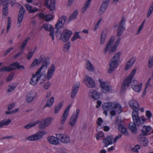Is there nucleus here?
I'll return each mask as SVG.
<instances>
[{
    "instance_id": "338daca9",
    "label": "nucleus",
    "mask_w": 153,
    "mask_h": 153,
    "mask_svg": "<svg viewBox=\"0 0 153 153\" xmlns=\"http://www.w3.org/2000/svg\"><path fill=\"white\" fill-rule=\"evenodd\" d=\"M115 123L117 125L119 126L121 124L122 121L117 117L115 120Z\"/></svg>"
},
{
    "instance_id": "b1692460",
    "label": "nucleus",
    "mask_w": 153,
    "mask_h": 153,
    "mask_svg": "<svg viewBox=\"0 0 153 153\" xmlns=\"http://www.w3.org/2000/svg\"><path fill=\"white\" fill-rule=\"evenodd\" d=\"M62 20L61 19H59L55 25V28L57 30L56 31L57 33H60L61 32L59 29L63 28L64 27V23H62Z\"/></svg>"
},
{
    "instance_id": "4c0bfd02",
    "label": "nucleus",
    "mask_w": 153,
    "mask_h": 153,
    "mask_svg": "<svg viewBox=\"0 0 153 153\" xmlns=\"http://www.w3.org/2000/svg\"><path fill=\"white\" fill-rule=\"evenodd\" d=\"M54 97H53L50 98L47 101V103L45 105L44 108L46 107H50L51 106L54 102Z\"/></svg>"
},
{
    "instance_id": "3c124183",
    "label": "nucleus",
    "mask_w": 153,
    "mask_h": 153,
    "mask_svg": "<svg viewBox=\"0 0 153 153\" xmlns=\"http://www.w3.org/2000/svg\"><path fill=\"white\" fill-rule=\"evenodd\" d=\"M153 10V2L152 3L149 7L148 12L147 13V17H149L152 14Z\"/></svg>"
},
{
    "instance_id": "c756f323",
    "label": "nucleus",
    "mask_w": 153,
    "mask_h": 153,
    "mask_svg": "<svg viewBox=\"0 0 153 153\" xmlns=\"http://www.w3.org/2000/svg\"><path fill=\"white\" fill-rule=\"evenodd\" d=\"M78 15V10H75L73 13L69 17L67 20L68 23H69L73 20L76 19Z\"/></svg>"
},
{
    "instance_id": "dca6fc26",
    "label": "nucleus",
    "mask_w": 153,
    "mask_h": 153,
    "mask_svg": "<svg viewBox=\"0 0 153 153\" xmlns=\"http://www.w3.org/2000/svg\"><path fill=\"white\" fill-rule=\"evenodd\" d=\"M145 136L141 134L139 135L138 138L140 143L144 147H146L149 143L148 139Z\"/></svg>"
},
{
    "instance_id": "37998d69",
    "label": "nucleus",
    "mask_w": 153,
    "mask_h": 153,
    "mask_svg": "<svg viewBox=\"0 0 153 153\" xmlns=\"http://www.w3.org/2000/svg\"><path fill=\"white\" fill-rule=\"evenodd\" d=\"M13 69L10 68V67L6 66H3L0 69V73L1 72H10L12 71Z\"/></svg>"
},
{
    "instance_id": "7ed1b4c3",
    "label": "nucleus",
    "mask_w": 153,
    "mask_h": 153,
    "mask_svg": "<svg viewBox=\"0 0 153 153\" xmlns=\"http://www.w3.org/2000/svg\"><path fill=\"white\" fill-rule=\"evenodd\" d=\"M73 33L68 29L64 30L62 33L60 32L59 35H56L58 40H61L63 42H67L69 41Z\"/></svg>"
},
{
    "instance_id": "09e8293b",
    "label": "nucleus",
    "mask_w": 153,
    "mask_h": 153,
    "mask_svg": "<svg viewBox=\"0 0 153 153\" xmlns=\"http://www.w3.org/2000/svg\"><path fill=\"white\" fill-rule=\"evenodd\" d=\"M148 66L149 68L153 66V56H150L149 58Z\"/></svg>"
},
{
    "instance_id": "2eb2a0df",
    "label": "nucleus",
    "mask_w": 153,
    "mask_h": 153,
    "mask_svg": "<svg viewBox=\"0 0 153 153\" xmlns=\"http://www.w3.org/2000/svg\"><path fill=\"white\" fill-rule=\"evenodd\" d=\"M37 93L33 90H31L27 95L26 98V101L28 103H31L37 97Z\"/></svg>"
},
{
    "instance_id": "f8f14e48",
    "label": "nucleus",
    "mask_w": 153,
    "mask_h": 153,
    "mask_svg": "<svg viewBox=\"0 0 153 153\" xmlns=\"http://www.w3.org/2000/svg\"><path fill=\"white\" fill-rule=\"evenodd\" d=\"M42 27L45 30L50 32L49 36L52 38V40L53 41L54 39V28L51 25L45 24L43 25Z\"/></svg>"
},
{
    "instance_id": "6e6d98bb",
    "label": "nucleus",
    "mask_w": 153,
    "mask_h": 153,
    "mask_svg": "<svg viewBox=\"0 0 153 153\" xmlns=\"http://www.w3.org/2000/svg\"><path fill=\"white\" fill-rule=\"evenodd\" d=\"M140 148L139 146L138 145H137L135 146L134 147L131 149V150L132 152H138V149H140Z\"/></svg>"
},
{
    "instance_id": "f03ea898",
    "label": "nucleus",
    "mask_w": 153,
    "mask_h": 153,
    "mask_svg": "<svg viewBox=\"0 0 153 153\" xmlns=\"http://www.w3.org/2000/svg\"><path fill=\"white\" fill-rule=\"evenodd\" d=\"M136 71V69H134L130 74L123 80L121 86V92H123L126 89V88L129 86L130 84L131 81V80L134 77Z\"/></svg>"
},
{
    "instance_id": "a19ab883",
    "label": "nucleus",
    "mask_w": 153,
    "mask_h": 153,
    "mask_svg": "<svg viewBox=\"0 0 153 153\" xmlns=\"http://www.w3.org/2000/svg\"><path fill=\"white\" fill-rule=\"evenodd\" d=\"M63 102H62L59 103L58 105H56L54 106L55 112V114L57 113L60 110L61 108L63 106Z\"/></svg>"
},
{
    "instance_id": "f3484780",
    "label": "nucleus",
    "mask_w": 153,
    "mask_h": 153,
    "mask_svg": "<svg viewBox=\"0 0 153 153\" xmlns=\"http://www.w3.org/2000/svg\"><path fill=\"white\" fill-rule=\"evenodd\" d=\"M128 103L130 106L134 111H139L140 106L135 100L133 99L130 100L128 102Z\"/></svg>"
},
{
    "instance_id": "0e129e2a",
    "label": "nucleus",
    "mask_w": 153,
    "mask_h": 153,
    "mask_svg": "<svg viewBox=\"0 0 153 153\" xmlns=\"http://www.w3.org/2000/svg\"><path fill=\"white\" fill-rule=\"evenodd\" d=\"M123 135L122 133L116 136L113 142L114 143H115L117 142V140L120 139L122 136Z\"/></svg>"
},
{
    "instance_id": "e2e57ef3",
    "label": "nucleus",
    "mask_w": 153,
    "mask_h": 153,
    "mask_svg": "<svg viewBox=\"0 0 153 153\" xmlns=\"http://www.w3.org/2000/svg\"><path fill=\"white\" fill-rule=\"evenodd\" d=\"M152 116V113L150 111L148 110L146 111V116L148 118L149 120L150 119Z\"/></svg>"
},
{
    "instance_id": "a211bd4d",
    "label": "nucleus",
    "mask_w": 153,
    "mask_h": 153,
    "mask_svg": "<svg viewBox=\"0 0 153 153\" xmlns=\"http://www.w3.org/2000/svg\"><path fill=\"white\" fill-rule=\"evenodd\" d=\"M71 104H69L65 109L64 112L62 117L61 121V123L63 124L66 120L69 113V111L70 108Z\"/></svg>"
},
{
    "instance_id": "0eeeda50",
    "label": "nucleus",
    "mask_w": 153,
    "mask_h": 153,
    "mask_svg": "<svg viewBox=\"0 0 153 153\" xmlns=\"http://www.w3.org/2000/svg\"><path fill=\"white\" fill-rule=\"evenodd\" d=\"M83 82L89 88H94L95 87L96 84L92 78L88 75L85 76L83 79Z\"/></svg>"
},
{
    "instance_id": "393cba45",
    "label": "nucleus",
    "mask_w": 153,
    "mask_h": 153,
    "mask_svg": "<svg viewBox=\"0 0 153 153\" xmlns=\"http://www.w3.org/2000/svg\"><path fill=\"white\" fill-rule=\"evenodd\" d=\"M113 139L112 135H111L108 136L105 139H104L102 141V143L105 145V147H107L108 145L112 144V140Z\"/></svg>"
},
{
    "instance_id": "58836bf2",
    "label": "nucleus",
    "mask_w": 153,
    "mask_h": 153,
    "mask_svg": "<svg viewBox=\"0 0 153 153\" xmlns=\"http://www.w3.org/2000/svg\"><path fill=\"white\" fill-rule=\"evenodd\" d=\"M133 122V123H134L136 124L137 126H139L141 123V121L140 118L139 117V116H134L132 118Z\"/></svg>"
},
{
    "instance_id": "5701e85b",
    "label": "nucleus",
    "mask_w": 153,
    "mask_h": 153,
    "mask_svg": "<svg viewBox=\"0 0 153 153\" xmlns=\"http://www.w3.org/2000/svg\"><path fill=\"white\" fill-rule=\"evenodd\" d=\"M136 60L135 57H132L127 62L125 67V70L127 71L131 68Z\"/></svg>"
},
{
    "instance_id": "13d9d810",
    "label": "nucleus",
    "mask_w": 153,
    "mask_h": 153,
    "mask_svg": "<svg viewBox=\"0 0 153 153\" xmlns=\"http://www.w3.org/2000/svg\"><path fill=\"white\" fill-rule=\"evenodd\" d=\"M126 128L122 124L118 126V130L121 132L123 131Z\"/></svg>"
},
{
    "instance_id": "6ab92c4d",
    "label": "nucleus",
    "mask_w": 153,
    "mask_h": 153,
    "mask_svg": "<svg viewBox=\"0 0 153 153\" xmlns=\"http://www.w3.org/2000/svg\"><path fill=\"white\" fill-rule=\"evenodd\" d=\"M55 67L54 64H52L50 68L48 70L47 73V79L49 80L51 79L55 71Z\"/></svg>"
},
{
    "instance_id": "c03bdc74",
    "label": "nucleus",
    "mask_w": 153,
    "mask_h": 153,
    "mask_svg": "<svg viewBox=\"0 0 153 153\" xmlns=\"http://www.w3.org/2000/svg\"><path fill=\"white\" fill-rule=\"evenodd\" d=\"M40 64V62H38V60L36 58L33 61L30 67V68H33L36 65H38Z\"/></svg>"
},
{
    "instance_id": "69168bd1",
    "label": "nucleus",
    "mask_w": 153,
    "mask_h": 153,
    "mask_svg": "<svg viewBox=\"0 0 153 153\" xmlns=\"http://www.w3.org/2000/svg\"><path fill=\"white\" fill-rule=\"evenodd\" d=\"M13 49V47L9 48L4 52V56H6L7 54L9 53Z\"/></svg>"
},
{
    "instance_id": "cd10ccee",
    "label": "nucleus",
    "mask_w": 153,
    "mask_h": 153,
    "mask_svg": "<svg viewBox=\"0 0 153 153\" xmlns=\"http://www.w3.org/2000/svg\"><path fill=\"white\" fill-rule=\"evenodd\" d=\"M143 128L145 129V131L143 129H142L141 130L142 134L144 136H147L149 134L148 132L150 131L152 129V128L149 126L144 125L143 126Z\"/></svg>"
},
{
    "instance_id": "864d4df0",
    "label": "nucleus",
    "mask_w": 153,
    "mask_h": 153,
    "mask_svg": "<svg viewBox=\"0 0 153 153\" xmlns=\"http://www.w3.org/2000/svg\"><path fill=\"white\" fill-rule=\"evenodd\" d=\"M52 14H47L45 16V20L46 21H50L52 19L53 16Z\"/></svg>"
},
{
    "instance_id": "1a4fd4ad",
    "label": "nucleus",
    "mask_w": 153,
    "mask_h": 153,
    "mask_svg": "<svg viewBox=\"0 0 153 153\" xmlns=\"http://www.w3.org/2000/svg\"><path fill=\"white\" fill-rule=\"evenodd\" d=\"M50 4H49V0H45L46 7L50 10V13L53 14L55 10V0H50Z\"/></svg>"
},
{
    "instance_id": "ddd939ff",
    "label": "nucleus",
    "mask_w": 153,
    "mask_h": 153,
    "mask_svg": "<svg viewBox=\"0 0 153 153\" xmlns=\"http://www.w3.org/2000/svg\"><path fill=\"white\" fill-rule=\"evenodd\" d=\"M79 113V109H77L75 114L73 113L71 117L69 123L71 126H74L75 124Z\"/></svg>"
},
{
    "instance_id": "de8ad7c7",
    "label": "nucleus",
    "mask_w": 153,
    "mask_h": 153,
    "mask_svg": "<svg viewBox=\"0 0 153 153\" xmlns=\"http://www.w3.org/2000/svg\"><path fill=\"white\" fill-rule=\"evenodd\" d=\"M30 39V37H27L25 40L23 41L21 47L22 50L25 47L28 41Z\"/></svg>"
},
{
    "instance_id": "4468645a",
    "label": "nucleus",
    "mask_w": 153,
    "mask_h": 153,
    "mask_svg": "<svg viewBox=\"0 0 153 153\" xmlns=\"http://www.w3.org/2000/svg\"><path fill=\"white\" fill-rule=\"evenodd\" d=\"M51 118H48L45 120H42L40 121L39 127L40 129H43L48 126L51 123L52 120Z\"/></svg>"
},
{
    "instance_id": "052dcab7",
    "label": "nucleus",
    "mask_w": 153,
    "mask_h": 153,
    "mask_svg": "<svg viewBox=\"0 0 153 153\" xmlns=\"http://www.w3.org/2000/svg\"><path fill=\"white\" fill-rule=\"evenodd\" d=\"M16 87L14 85H9V88L7 90L8 92H10L12 91Z\"/></svg>"
},
{
    "instance_id": "a18cd8bd",
    "label": "nucleus",
    "mask_w": 153,
    "mask_h": 153,
    "mask_svg": "<svg viewBox=\"0 0 153 153\" xmlns=\"http://www.w3.org/2000/svg\"><path fill=\"white\" fill-rule=\"evenodd\" d=\"M35 77L36 76H35L34 74H33V76L32 77L30 82V84L33 85H36L38 82L36 79H35Z\"/></svg>"
},
{
    "instance_id": "c9c22d12",
    "label": "nucleus",
    "mask_w": 153,
    "mask_h": 153,
    "mask_svg": "<svg viewBox=\"0 0 153 153\" xmlns=\"http://www.w3.org/2000/svg\"><path fill=\"white\" fill-rule=\"evenodd\" d=\"M26 9L28 10V12L30 13H34L38 10V9L36 8H35V9L32 8V6L30 5L29 4H26L25 5Z\"/></svg>"
},
{
    "instance_id": "4be33fe9",
    "label": "nucleus",
    "mask_w": 153,
    "mask_h": 153,
    "mask_svg": "<svg viewBox=\"0 0 153 153\" xmlns=\"http://www.w3.org/2000/svg\"><path fill=\"white\" fill-rule=\"evenodd\" d=\"M89 95L91 97V98L94 100H98L100 98V95L99 93L96 91L92 89L90 91Z\"/></svg>"
},
{
    "instance_id": "79ce46f5",
    "label": "nucleus",
    "mask_w": 153,
    "mask_h": 153,
    "mask_svg": "<svg viewBox=\"0 0 153 153\" xmlns=\"http://www.w3.org/2000/svg\"><path fill=\"white\" fill-rule=\"evenodd\" d=\"M91 1L92 0H87L85 2V4L82 10V13H84L86 11Z\"/></svg>"
},
{
    "instance_id": "49530a36",
    "label": "nucleus",
    "mask_w": 153,
    "mask_h": 153,
    "mask_svg": "<svg viewBox=\"0 0 153 153\" xmlns=\"http://www.w3.org/2000/svg\"><path fill=\"white\" fill-rule=\"evenodd\" d=\"M79 32H76L75 33L71 39V41H74L75 40L78 38H81V37L79 35Z\"/></svg>"
},
{
    "instance_id": "f257e3e1",
    "label": "nucleus",
    "mask_w": 153,
    "mask_h": 153,
    "mask_svg": "<svg viewBox=\"0 0 153 153\" xmlns=\"http://www.w3.org/2000/svg\"><path fill=\"white\" fill-rule=\"evenodd\" d=\"M121 54V53L120 52L115 54L109 62V68L108 71V73H112L118 66Z\"/></svg>"
},
{
    "instance_id": "2f4dec72",
    "label": "nucleus",
    "mask_w": 153,
    "mask_h": 153,
    "mask_svg": "<svg viewBox=\"0 0 153 153\" xmlns=\"http://www.w3.org/2000/svg\"><path fill=\"white\" fill-rule=\"evenodd\" d=\"M114 103L107 102L105 103L102 105V108L103 109H106L108 110H111L113 108Z\"/></svg>"
},
{
    "instance_id": "aec40b11",
    "label": "nucleus",
    "mask_w": 153,
    "mask_h": 153,
    "mask_svg": "<svg viewBox=\"0 0 153 153\" xmlns=\"http://www.w3.org/2000/svg\"><path fill=\"white\" fill-rule=\"evenodd\" d=\"M9 67H10V68L13 69L12 71L16 69L20 70L21 68H22L23 69H25L24 66L20 65L19 63L17 62L12 63L9 65Z\"/></svg>"
},
{
    "instance_id": "72a5a7b5",
    "label": "nucleus",
    "mask_w": 153,
    "mask_h": 153,
    "mask_svg": "<svg viewBox=\"0 0 153 153\" xmlns=\"http://www.w3.org/2000/svg\"><path fill=\"white\" fill-rule=\"evenodd\" d=\"M107 35L106 30H104L101 34L100 37V44L103 45L106 39Z\"/></svg>"
},
{
    "instance_id": "ea45409f",
    "label": "nucleus",
    "mask_w": 153,
    "mask_h": 153,
    "mask_svg": "<svg viewBox=\"0 0 153 153\" xmlns=\"http://www.w3.org/2000/svg\"><path fill=\"white\" fill-rule=\"evenodd\" d=\"M11 122V120L10 119H8L7 121L5 119L2 120L0 122V128H2L4 126L8 125Z\"/></svg>"
},
{
    "instance_id": "9b49d317",
    "label": "nucleus",
    "mask_w": 153,
    "mask_h": 153,
    "mask_svg": "<svg viewBox=\"0 0 153 153\" xmlns=\"http://www.w3.org/2000/svg\"><path fill=\"white\" fill-rule=\"evenodd\" d=\"M25 12V10L24 8L22 6H21L20 8L18 15L17 24H19V25L18 27H19L21 26V23L23 20Z\"/></svg>"
},
{
    "instance_id": "5fc2aeb1",
    "label": "nucleus",
    "mask_w": 153,
    "mask_h": 153,
    "mask_svg": "<svg viewBox=\"0 0 153 153\" xmlns=\"http://www.w3.org/2000/svg\"><path fill=\"white\" fill-rule=\"evenodd\" d=\"M70 47V42H68L65 44L63 46V48L64 50L66 49L65 51H68L69 48Z\"/></svg>"
},
{
    "instance_id": "7c9ffc66",
    "label": "nucleus",
    "mask_w": 153,
    "mask_h": 153,
    "mask_svg": "<svg viewBox=\"0 0 153 153\" xmlns=\"http://www.w3.org/2000/svg\"><path fill=\"white\" fill-rule=\"evenodd\" d=\"M79 85L78 86V85H74L73 87L71 92V98H73L76 96L78 90Z\"/></svg>"
},
{
    "instance_id": "bb28decb",
    "label": "nucleus",
    "mask_w": 153,
    "mask_h": 153,
    "mask_svg": "<svg viewBox=\"0 0 153 153\" xmlns=\"http://www.w3.org/2000/svg\"><path fill=\"white\" fill-rule=\"evenodd\" d=\"M58 140H59V138L53 136L49 137L47 138L48 142L50 143L53 145H57L59 143Z\"/></svg>"
},
{
    "instance_id": "a878e982",
    "label": "nucleus",
    "mask_w": 153,
    "mask_h": 153,
    "mask_svg": "<svg viewBox=\"0 0 153 153\" xmlns=\"http://www.w3.org/2000/svg\"><path fill=\"white\" fill-rule=\"evenodd\" d=\"M109 3V0H103L100 9V11H102V13H103L106 11V9L108 6Z\"/></svg>"
},
{
    "instance_id": "423d86ee",
    "label": "nucleus",
    "mask_w": 153,
    "mask_h": 153,
    "mask_svg": "<svg viewBox=\"0 0 153 153\" xmlns=\"http://www.w3.org/2000/svg\"><path fill=\"white\" fill-rule=\"evenodd\" d=\"M98 80L100 84L101 90L103 93L107 94L111 90L112 86L111 85H107L105 82H102L101 79H99Z\"/></svg>"
},
{
    "instance_id": "6e6552de",
    "label": "nucleus",
    "mask_w": 153,
    "mask_h": 153,
    "mask_svg": "<svg viewBox=\"0 0 153 153\" xmlns=\"http://www.w3.org/2000/svg\"><path fill=\"white\" fill-rule=\"evenodd\" d=\"M125 19L124 17H122L120 22L117 30V37L120 36L123 33L125 29V28L124 26L125 23Z\"/></svg>"
},
{
    "instance_id": "bf43d9fd",
    "label": "nucleus",
    "mask_w": 153,
    "mask_h": 153,
    "mask_svg": "<svg viewBox=\"0 0 153 153\" xmlns=\"http://www.w3.org/2000/svg\"><path fill=\"white\" fill-rule=\"evenodd\" d=\"M35 124H36L33 123H29L27 125L25 126H24V128H25L28 129L33 126H35Z\"/></svg>"
},
{
    "instance_id": "39448f33",
    "label": "nucleus",
    "mask_w": 153,
    "mask_h": 153,
    "mask_svg": "<svg viewBox=\"0 0 153 153\" xmlns=\"http://www.w3.org/2000/svg\"><path fill=\"white\" fill-rule=\"evenodd\" d=\"M47 133V132L45 131H39L36 134L27 137V139L30 141L38 140L42 138Z\"/></svg>"
},
{
    "instance_id": "4d7b16f0",
    "label": "nucleus",
    "mask_w": 153,
    "mask_h": 153,
    "mask_svg": "<svg viewBox=\"0 0 153 153\" xmlns=\"http://www.w3.org/2000/svg\"><path fill=\"white\" fill-rule=\"evenodd\" d=\"M104 134L102 132L98 131L96 138L97 140H99L100 137H104Z\"/></svg>"
},
{
    "instance_id": "412c9836",
    "label": "nucleus",
    "mask_w": 153,
    "mask_h": 153,
    "mask_svg": "<svg viewBox=\"0 0 153 153\" xmlns=\"http://www.w3.org/2000/svg\"><path fill=\"white\" fill-rule=\"evenodd\" d=\"M58 136L59 137V139H60L61 141L63 143H67L70 142V139L69 137L67 135L63 134H59Z\"/></svg>"
},
{
    "instance_id": "603ef678",
    "label": "nucleus",
    "mask_w": 153,
    "mask_h": 153,
    "mask_svg": "<svg viewBox=\"0 0 153 153\" xmlns=\"http://www.w3.org/2000/svg\"><path fill=\"white\" fill-rule=\"evenodd\" d=\"M14 76V73L13 72L11 73L8 76V77L7 78V82L10 81L12 80L13 79Z\"/></svg>"
},
{
    "instance_id": "774afa93",
    "label": "nucleus",
    "mask_w": 153,
    "mask_h": 153,
    "mask_svg": "<svg viewBox=\"0 0 153 153\" xmlns=\"http://www.w3.org/2000/svg\"><path fill=\"white\" fill-rule=\"evenodd\" d=\"M34 53V51H33L32 52H29L27 57V59L28 60L30 59L32 57Z\"/></svg>"
},
{
    "instance_id": "473e14b6",
    "label": "nucleus",
    "mask_w": 153,
    "mask_h": 153,
    "mask_svg": "<svg viewBox=\"0 0 153 153\" xmlns=\"http://www.w3.org/2000/svg\"><path fill=\"white\" fill-rule=\"evenodd\" d=\"M50 64V58L49 57H47L45 58L44 60L42 62L41 66L43 68L45 67L47 68Z\"/></svg>"
},
{
    "instance_id": "f704fd0d",
    "label": "nucleus",
    "mask_w": 153,
    "mask_h": 153,
    "mask_svg": "<svg viewBox=\"0 0 153 153\" xmlns=\"http://www.w3.org/2000/svg\"><path fill=\"white\" fill-rule=\"evenodd\" d=\"M86 67L88 70L90 71H94L95 70V68L89 60H87L86 65Z\"/></svg>"
},
{
    "instance_id": "9d476101",
    "label": "nucleus",
    "mask_w": 153,
    "mask_h": 153,
    "mask_svg": "<svg viewBox=\"0 0 153 153\" xmlns=\"http://www.w3.org/2000/svg\"><path fill=\"white\" fill-rule=\"evenodd\" d=\"M10 1V0H0V5L3 4L2 9L3 18H4L3 15H4L5 16H6L8 14V6L9 3L7 1Z\"/></svg>"
},
{
    "instance_id": "680f3d73",
    "label": "nucleus",
    "mask_w": 153,
    "mask_h": 153,
    "mask_svg": "<svg viewBox=\"0 0 153 153\" xmlns=\"http://www.w3.org/2000/svg\"><path fill=\"white\" fill-rule=\"evenodd\" d=\"M51 85V84L48 81L47 83H45L44 85V88L45 90H47L50 87Z\"/></svg>"
},
{
    "instance_id": "20e7f679",
    "label": "nucleus",
    "mask_w": 153,
    "mask_h": 153,
    "mask_svg": "<svg viewBox=\"0 0 153 153\" xmlns=\"http://www.w3.org/2000/svg\"><path fill=\"white\" fill-rule=\"evenodd\" d=\"M114 40V37L113 36H112L109 40L107 44L106 45V47L103 52L104 54H106L108 51H109V53L110 54L113 52L114 53L116 51L117 47L114 45L112 47L111 46L113 44Z\"/></svg>"
},
{
    "instance_id": "e433bc0d",
    "label": "nucleus",
    "mask_w": 153,
    "mask_h": 153,
    "mask_svg": "<svg viewBox=\"0 0 153 153\" xmlns=\"http://www.w3.org/2000/svg\"><path fill=\"white\" fill-rule=\"evenodd\" d=\"M131 87L135 91L139 92L141 90L142 83H141L139 85H134L131 84Z\"/></svg>"
},
{
    "instance_id": "8fccbe9b",
    "label": "nucleus",
    "mask_w": 153,
    "mask_h": 153,
    "mask_svg": "<svg viewBox=\"0 0 153 153\" xmlns=\"http://www.w3.org/2000/svg\"><path fill=\"white\" fill-rule=\"evenodd\" d=\"M7 33L8 32L10 28L11 25V18L10 17H8L7 18Z\"/></svg>"
},
{
    "instance_id": "c85d7f7f",
    "label": "nucleus",
    "mask_w": 153,
    "mask_h": 153,
    "mask_svg": "<svg viewBox=\"0 0 153 153\" xmlns=\"http://www.w3.org/2000/svg\"><path fill=\"white\" fill-rule=\"evenodd\" d=\"M136 124L132 122L130 123L128 125V128L133 134H136L137 133V128Z\"/></svg>"
}]
</instances>
